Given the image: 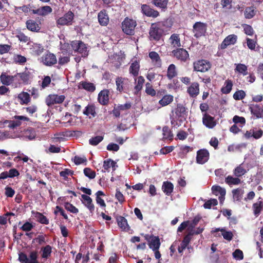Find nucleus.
I'll return each instance as SVG.
<instances>
[{
    "label": "nucleus",
    "mask_w": 263,
    "mask_h": 263,
    "mask_svg": "<svg viewBox=\"0 0 263 263\" xmlns=\"http://www.w3.org/2000/svg\"><path fill=\"white\" fill-rule=\"evenodd\" d=\"M163 34H165L164 29L160 28L156 22L151 24L149 30V38L151 41H158Z\"/></svg>",
    "instance_id": "f257e3e1"
},
{
    "label": "nucleus",
    "mask_w": 263,
    "mask_h": 263,
    "mask_svg": "<svg viewBox=\"0 0 263 263\" xmlns=\"http://www.w3.org/2000/svg\"><path fill=\"white\" fill-rule=\"evenodd\" d=\"M74 14L73 12L69 10L65 13L63 16L56 20V24L58 27L64 26L72 25L74 22Z\"/></svg>",
    "instance_id": "f03ea898"
},
{
    "label": "nucleus",
    "mask_w": 263,
    "mask_h": 263,
    "mask_svg": "<svg viewBox=\"0 0 263 263\" xmlns=\"http://www.w3.org/2000/svg\"><path fill=\"white\" fill-rule=\"evenodd\" d=\"M38 252L37 251H32L29 256L25 253L21 252L18 255V260L21 263H42L38 259Z\"/></svg>",
    "instance_id": "7ed1b4c3"
},
{
    "label": "nucleus",
    "mask_w": 263,
    "mask_h": 263,
    "mask_svg": "<svg viewBox=\"0 0 263 263\" xmlns=\"http://www.w3.org/2000/svg\"><path fill=\"white\" fill-rule=\"evenodd\" d=\"M137 26L136 21L126 17L122 23V29L124 33L132 35L135 33V29Z\"/></svg>",
    "instance_id": "20e7f679"
},
{
    "label": "nucleus",
    "mask_w": 263,
    "mask_h": 263,
    "mask_svg": "<svg viewBox=\"0 0 263 263\" xmlns=\"http://www.w3.org/2000/svg\"><path fill=\"white\" fill-rule=\"evenodd\" d=\"M194 71L205 72L211 68L210 62L205 60H198L193 62Z\"/></svg>",
    "instance_id": "39448f33"
},
{
    "label": "nucleus",
    "mask_w": 263,
    "mask_h": 263,
    "mask_svg": "<svg viewBox=\"0 0 263 263\" xmlns=\"http://www.w3.org/2000/svg\"><path fill=\"white\" fill-rule=\"evenodd\" d=\"M116 89L120 92L126 93L128 90L130 81L125 77H117L116 79Z\"/></svg>",
    "instance_id": "423d86ee"
},
{
    "label": "nucleus",
    "mask_w": 263,
    "mask_h": 263,
    "mask_svg": "<svg viewBox=\"0 0 263 263\" xmlns=\"http://www.w3.org/2000/svg\"><path fill=\"white\" fill-rule=\"evenodd\" d=\"M207 24L206 23L197 22L193 26V32L196 38H199L204 36L206 33Z\"/></svg>",
    "instance_id": "0eeeda50"
},
{
    "label": "nucleus",
    "mask_w": 263,
    "mask_h": 263,
    "mask_svg": "<svg viewBox=\"0 0 263 263\" xmlns=\"http://www.w3.org/2000/svg\"><path fill=\"white\" fill-rule=\"evenodd\" d=\"M145 239L147 241L149 248L153 251L159 250L161 242L158 236L153 235L145 234L144 235Z\"/></svg>",
    "instance_id": "6e6552de"
},
{
    "label": "nucleus",
    "mask_w": 263,
    "mask_h": 263,
    "mask_svg": "<svg viewBox=\"0 0 263 263\" xmlns=\"http://www.w3.org/2000/svg\"><path fill=\"white\" fill-rule=\"evenodd\" d=\"M172 54L181 62H185L190 59L188 52L185 49L180 47L173 50Z\"/></svg>",
    "instance_id": "1a4fd4ad"
},
{
    "label": "nucleus",
    "mask_w": 263,
    "mask_h": 263,
    "mask_svg": "<svg viewBox=\"0 0 263 263\" xmlns=\"http://www.w3.org/2000/svg\"><path fill=\"white\" fill-rule=\"evenodd\" d=\"M65 99L64 95H58L57 94L49 95L45 99L46 105L51 107L56 104L63 103Z\"/></svg>",
    "instance_id": "9d476101"
},
{
    "label": "nucleus",
    "mask_w": 263,
    "mask_h": 263,
    "mask_svg": "<svg viewBox=\"0 0 263 263\" xmlns=\"http://www.w3.org/2000/svg\"><path fill=\"white\" fill-rule=\"evenodd\" d=\"M210 158V153L206 149H201L197 152L196 162L200 164L206 163Z\"/></svg>",
    "instance_id": "9b49d317"
},
{
    "label": "nucleus",
    "mask_w": 263,
    "mask_h": 263,
    "mask_svg": "<svg viewBox=\"0 0 263 263\" xmlns=\"http://www.w3.org/2000/svg\"><path fill=\"white\" fill-rule=\"evenodd\" d=\"M141 12L146 16L156 18L159 15V12L146 4H142L141 6Z\"/></svg>",
    "instance_id": "f8f14e48"
},
{
    "label": "nucleus",
    "mask_w": 263,
    "mask_h": 263,
    "mask_svg": "<svg viewBox=\"0 0 263 263\" xmlns=\"http://www.w3.org/2000/svg\"><path fill=\"white\" fill-rule=\"evenodd\" d=\"M52 12V8L49 6H44L32 10V14L42 16H46Z\"/></svg>",
    "instance_id": "ddd939ff"
},
{
    "label": "nucleus",
    "mask_w": 263,
    "mask_h": 263,
    "mask_svg": "<svg viewBox=\"0 0 263 263\" xmlns=\"http://www.w3.org/2000/svg\"><path fill=\"white\" fill-rule=\"evenodd\" d=\"M42 58L43 64L48 66H51L57 62L55 55L49 52L46 53Z\"/></svg>",
    "instance_id": "4468645a"
},
{
    "label": "nucleus",
    "mask_w": 263,
    "mask_h": 263,
    "mask_svg": "<svg viewBox=\"0 0 263 263\" xmlns=\"http://www.w3.org/2000/svg\"><path fill=\"white\" fill-rule=\"evenodd\" d=\"M187 93L191 98H196L200 93L199 84L197 82H192L187 88Z\"/></svg>",
    "instance_id": "2eb2a0df"
},
{
    "label": "nucleus",
    "mask_w": 263,
    "mask_h": 263,
    "mask_svg": "<svg viewBox=\"0 0 263 263\" xmlns=\"http://www.w3.org/2000/svg\"><path fill=\"white\" fill-rule=\"evenodd\" d=\"M237 40V35L230 34L227 36L221 43L219 48L221 49H226L228 46L235 44Z\"/></svg>",
    "instance_id": "dca6fc26"
},
{
    "label": "nucleus",
    "mask_w": 263,
    "mask_h": 263,
    "mask_svg": "<svg viewBox=\"0 0 263 263\" xmlns=\"http://www.w3.org/2000/svg\"><path fill=\"white\" fill-rule=\"evenodd\" d=\"M98 20L99 24L102 26H106L109 22V17L107 11L103 9L98 14Z\"/></svg>",
    "instance_id": "f3484780"
},
{
    "label": "nucleus",
    "mask_w": 263,
    "mask_h": 263,
    "mask_svg": "<svg viewBox=\"0 0 263 263\" xmlns=\"http://www.w3.org/2000/svg\"><path fill=\"white\" fill-rule=\"evenodd\" d=\"M250 110L252 115L259 119L263 117V106L259 104H253L250 107Z\"/></svg>",
    "instance_id": "a211bd4d"
},
{
    "label": "nucleus",
    "mask_w": 263,
    "mask_h": 263,
    "mask_svg": "<svg viewBox=\"0 0 263 263\" xmlns=\"http://www.w3.org/2000/svg\"><path fill=\"white\" fill-rule=\"evenodd\" d=\"M109 91L108 89L101 90L99 95L98 100L99 102L103 105H106L109 102Z\"/></svg>",
    "instance_id": "6ab92c4d"
},
{
    "label": "nucleus",
    "mask_w": 263,
    "mask_h": 263,
    "mask_svg": "<svg viewBox=\"0 0 263 263\" xmlns=\"http://www.w3.org/2000/svg\"><path fill=\"white\" fill-rule=\"evenodd\" d=\"M202 122L206 127L209 128H213L216 125L214 118L206 113L203 115Z\"/></svg>",
    "instance_id": "aec40b11"
},
{
    "label": "nucleus",
    "mask_w": 263,
    "mask_h": 263,
    "mask_svg": "<svg viewBox=\"0 0 263 263\" xmlns=\"http://www.w3.org/2000/svg\"><path fill=\"white\" fill-rule=\"evenodd\" d=\"M116 220L118 226L123 231L128 232L130 230V227L127 223L126 219L121 216L116 217Z\"/></svg>",
    "instance_id": "412c9836"
},
{
    "label": "nucleus",
    "mask_w": 263,
    "mask_h": 263,
    "mask_svg": "<svg viewBox=\"0 0 263 263\" xmlns=\"http://www.w3.org/2000/svg\"><path fill=\"white\" fill-rule=\"evenodd\" d=\"M81 197L84 200L83 204L87 208L90 213L92 214L95 210V205L92 203V199L89 196L85 194H82Z\"/></svg>",
    "instance_id": "4be33fe9"
},
{
    "label": "nucleus",
    "mask_w": 263,
    "mask_h": 263,
    "mask_svg": "<svg viewBox=\"0 0 263 263\" xmlns=\"http://www.w3.org/2000/svg\"><path fill=\"white\" fill-rule=\"evenodd\" d=\"M156 23L158 24L160 28L164 29V33L165 34L168 30L171 29L173 25V22L171 19L170 18H167L162 21H159Z\"/></svg>",
    "instance_id": "5701e85b"
},
{
    "label": "nucleus",
    "mask_w": 263,
    "mask_h": 263,
    "mask_svg": "<svg viewBox=\"0 0 263 263\" xmlns=\"http://www.w3.org/2000/svg\"><path fill=\"white\" fill-rule=\"evenodd\" d=\"M148 56L155 66L157 67H160L161 66L162 61L157 52L155 51L149 52Z\"/></svg>",
    "instance_id": "b1692460"
},
{
    "label": "nucleus",
    "mask_w": 263,
    "mask_h": 263,
    "mask_svg": "<svg viewBox=\"0 0 263 263\" xmlns=\"http://www.w3.org/2000/svg\"><path fill=\"white\" fill-rule=\"evenodd\" d=\"M16 77H17V75L9 76L6 74L5 72H2L0 79L3 84L8 86L14 82Z\"/></svg>",
    "instance_id": "393cba45"
},
{
    "label": "nucleus",
    "mask_w": 263,
    "mask_h": 263,
    "mask_svg": "<svg viewBox=\"0 0 263 263\" xmlns=\"http://www.w3.org/2000/svg\"><path fill=\"white\" fill-rule=\"evenodd\" d=\"M168 41L171 45L174 48H179L181 46L180 38L179 34L177 33L172 34L168 39Z\"/></svg>",
    "instance_id": "a878e982"
},
{
    "label": "nucleus",
    "mask_w": 263,
    "mask_h": 263,
    "mask_svg": "<svg viewBox=\"0 0 263 263\" xmlns=\"http://www.w3.org/2000/svg\"><path fill=\"white\" fill-rule=\"evenodd\" d=\"M162 190L166 195L170 196L173 192L174 185L170 181H164L162 185Z\"/></svg>",
    "instance_id": "bb28decb"
},
{
    "label": "nucleus",
    "mask_w": 263,
    "mask_h": 263,
    "mask_svg": "<svg viewBox=\"0 0 263 263\" xmlns=\"http://www.w3.org/2000/svg\"><path fill=\"white\" fill-rule=\"evenodd\" d=\"M17 98L20 100V103L21 105H27L31 101L30 95L28 92L24 91L19 93Z\"/></svg>",
    "instance_id": "cd10ccee"
},
{
    "label": "nucleus",
    "mask_w": 263,
    "mask_h": 263,
    "mask_svg": "<svg viewBox=\"0 0 263 263\" xmlns=\"http://www.w3.org/2000/svg\"><path fill=\"white\" fill-rule=\"evenodd\" d=\"M176 116L178 118H182L185 119L186 113V108L181 104H178L176 108L175 109Z\"/></svg>",
    "instance_id": "c85d7f7f"
},
{
    "label": "nucleus",
    "mask_w": 263,
    "mask_h": 263,
    "mask_svg": "<svg viewBox=\"0 0 263 263\" xmlns=\"http://www.w3.org/2000/svg\"><path fill=\"white\" fill-rule=\"evenodd\" d=\"M233 173L235 177L239 178L245 175L247 171L245 169L243 164L241 163L234 168Z\"/></svg>",
    "instance_id": "c756f323"
},
{
    "label": "nucleus",
    "mask_w": 263,
    "mask_h": 263,
    "mask_svg": "<svg viewBox=\"0 0 263 263\" xmlns=\"http://www.w3.org/2000/svg\"><path fill=\"white\" fill-rule=\"evenodd\" d=\"M27 28L33 32H37L40 29L39 25L33 20H28L26 22Z\"/></svg>",
    "instance_id": "7c9ffc66"
},
{
    "label": "nucleus",
    "mask_w": 263,
    "mask_h": 263,
    "mask_svg": "<svg viewBox=\"0 0 263 263\" xmlns=\"http://www.w3.org/2000/svg\"><path fill=\"white\" fill-rule=\"evenodd\" d=\"M140 70V64L137 61L133 62L129 69V73L133 75L134 77L138 76Z\"/></svg>",
    "instance_id": "2f4dec72"
},
{
    "label": "nucleus",
    "mask_w": 263,
    "mask_h": 263,
    "mask_svg": "<svg viewBox=\"0 0 263 263\" xmlns=\"http://www.w3.org/2000/svg\"><path fill=\"white\" fill-rule=\"evenodd\" d=\"M233 86V84L231 80H226L223 86L221 88V92L223 94L229 93L232 89Z\"/></svg>",
    "instance_id": "473e14b6"
},
{
    "label": "nucleus",
    "mask_w": 263,
    "mask_h": 263,
    "mask_svg": "<svg viewBox=\"0 0 263 263\" xmlns=\"http://www.w3.org/2000/svg\"><path fill=\"white\" fill-rule=\"evenodd\" d=\"M177 75L176 67L174 64H171L168 67L166 76L169 80H172Z\"/></svg>",
    "instance_id": "72a5a7b5"
},
{
    "label": "nucleus",
    "mask_w": 263,
    "mask_h": 263,
    "mask_svg": "<svg viewBox=\"0 0 263 263\" xmlns=\"http://www.w3.org/2000/svg\"><path fill=\"white\" fill-rule=\"evenodd\" d=\"M136 85L134 89L135 90V94H137L142 88L143 84L145 82L144 78L142 76H139L137 79L135 80Z\"/></svg>",
    "instance_id": "f704fd0d"
},
{
    "label": "nucleus",
    "mask_w": 263,
    "mask_h": 263,
    "mask_svg": "<svg viewBox=\"0 0 263 263\" xmlns=\"http://www.w3.org/2000/svg\"><path fill=\"white\" fill-rule=\"evenodd\" d=\"M256 13V11L254 6L246 7L244 11V15L247 19L253 18L255 15Z\"/></svg>",
    "instance_id": "c9c22d12"
},
{
    "label": "nucleus",
    "mask_w": 263,
    "mask_h": 263,
    "mask_svg": "<svg viewBox=\"0 0 263 263\" xmlns=\"http://www.w3.org/2000/svg\"><path fill=\"white\" fill-rule=\"evenodd\" d=\"M174 97L171 95H166L159 101V104L162 106H165L173 101Z\"/></svg>",
    "instance_id": "e433bc0d"
},
{
    "label": "nucleus",
    "mask_w": 263,
    "mask_h": 263,
    "mask_svg": "<svg viewBox=\"0 0 263 263\" xmlns=\"http://www.w3.org/2000/svg\"><path fill=\"white\" fill-rule=\"evenodd\" d=\"M35 218L37 219V221L40 223L44 224H48L49 221L48 219L44 216L42 213L39 212H36L34 214Z\"/></svg>",
    "instance_id": "4c0bfd02"
},
{
    "label": "nucleus",
    "mask_w": 263,
    "mask_h": 263,
    "mask_svg": "<svg viewBox=\"0 0 263 263\" xmlns=\"http://www.w3.org/2000/svg\"><path fill=\"white\" fill-rule=\"evenodd\" d=\"M225 182L229 185H238L241 183V180L237 177H233L229 175L225 179Z\"/></svg>",
    "instance_id": "58836bf2"
},
{
    "label": "nucleus",
    "mask_w": 263,
    "mask_h": 263,
    "mask_svg": "<svg viewBox=\"0 0 263 263\" xmlns=\"http://www.w3.org/2000/svg\"><path fill=\"white\" fill-rule=\"evenodd\" d=\"M31 50L33 54L36 55H40L43 52L44 48L41 44H34L32 46Z\"/></svg>",
    "instance_id": "ea45409f"
},
{
    "label": "nucleus",
    "mask_w": 263,
    "mask_h": 263,
    "mask_svg": "<svg viewBox=\"0 0 263 263\" xmlns=\"http://www.w3.org/2000/svg\"><path fill=\"white\" fill-rule=\"evenodd\" d=\"M218 231H221L222 232V235L224 239L230 241L232 239L233 237V234L231 231H227L224 229H220L217 228L215 229L214 232H216Z\"/></svg>",
    "instance_id": "a19ab883"
},
{
    "label": "nucleus",
    "mask_w": 263,
    "mask_h": 263,
    "mask_svg": "<svg viewBox=\"0 0 263 263\" xmlns=\"http://www.w3.org/2000/svg\"><path fill=\"white\" fill-rule=\"evenodd\" d=\"M83 114L87 116L91 115L92 117L96 116L95 106L93 105H88L83 111Z\"/></svg>",
    "instance_id": "79ce46f5"
},
{
    "label": "nucleus",
    "mask_w": 263,
    "mask_h": 263,
    "mask_svg": "<svg viewBox=\"0 0 263 263\" xmlns=\"http://www.w3.org/2000/svg\"><path fill=\"white\" fill-rule=\"evenodd\" d=\"M212 191L214 194L217 196L219 194L221 197H224L226 194V190L219 185H213L212 187Z\"/></svg>",
    "instance_id": "37998d69"
},
{
    "label": "nucleus",
    "mask_w": 263,
    "mask_h": 263,
    "mask_svg": "<svg viewBox=\"0 0 263 263\" xmlns=\"http://www.w3.org/2000/svg\"><path fill=\"white\" fill-rule=\"evenodd\" d=\"M168 0H153L152 4L157 7L165 10L167 8Z\"/></svg>",
    "instance_id": "c03bdc74"
},
{
    "label": "nucleus",
    "mask_w": 263,
    "mask_h": 263,
    "mask_svg": "<svg viewBox=\"0 0 263 263\" xmlns=\"http://www.w3.org/2000/svg\"><path fill=\"white\" fill-rule=\"evenodd\" d=\"M16 75H17V77L18 76L20 77L23 84H28L30 79V72L29 71L17 73Z\"/></svg>",
    "instance_id": "a18cd8bd"
},
{
    "label": "nucleus",
    "mask_w": 263,
    "mask_h": 263,
    "mask_svg": "<svg viewBox=\"0 0 263 263\" xmlns=\"http://www.w3.org/2000/svg\"><path fill=\"white\" fill-rule=\"evenodd\" d=\"M24 136L29 140H32L36 137V133L32 128L27 129L24 132Z\"/></svg>",
    "instance_id": "49530a36"
},
{
    "label": "nucleus",
    "mask_w": 263,
    "mask_h": 263,
    "mask_svg": "<svg viewBox=\"0 0 263 263\" xmlns=\"http://www.w3.org/2000/svg\"><path fill=\"white\" fill-rule=\"evenodd\" d=\"M236 72L242 74L243 76H246L248 74V67L243 64H237L235 69Z\"/></svg>",
    "instance_id": "de8ad7c7"
},
{
    "label": "nucleus",
    "mask_w": 263,
    "mask_h": 263,
    "mask_svg": "<svg viewBox=\"0 0 263 263\" xmlns=\"http://www.w3.org/2000/svg\"><path fill=\"white\" fill-rule=\"evenodd\" d=\"M42 251V257L43 258H48L52 252V248L50 245H47L41 248Z\"/></svg>",
    "instance_id": "09e8293b"
},
{
    "label": "nucleus",
    "mask_w": 263,
    "mask_h": 263,
    "mask_svg": "<svg viewBox=\"0 0 263 263\" xmlns=\"http://www.w3.org/2000/svg\"><path fill=\"white\" fill-rule=\"evenodd\" d=\"M14 118L15 120H13V122L16 127L20 126L22 124L21 120L29 121L30 120L28 117L24 116H15Z\"/></svg>",
    "instance_id": "8fccbe9b"
},
{
    "label": "nucleus",
    "mask_w": 263,
    "mask_h": 263,
    "mask_svg": "<svg viewBox=\"0 0 263 263\" xmlns=\"http://www.w3.org/2000/svg\"><path fill=\"white\" fill-rule=\"evenodd\" d=\"M81 84L83 89L89 92H93L96 89L95 85L91 82H82Z\"/></svg>",
    "instance_id": "3c124183"
},
{
    "label": "nucleus",
    "mask_w": 263,
    "mask_h": 263,
    "mask_svg": "<svg viewBox=\"0 0 263 263\" xmlns=\"http://www.w3.org/2000/svg\"><path fill=\"white\" fill-rule=\"evenodd\" d=\"M233 198L239 201L242 197L243 191L239 188L234 189L232 191Z\"/></svg>",
    "instance_id": "603ef678"
},
{
    "label": "nucleus",
    "mask_w": 263,
    "mask_h": 263,
    "mask_svg": "<svg viewBox=\"0 0 263 263\" xmlns=\"http://www.w3.org/2000/svg\"><path fill=\"white\" fill-rule=\"evenodd\" d=\"M162 132L164 139H172L173 134L168 126H164L162 128Z\"/></svg>",
    "instance_id": "864d4df0"
},
{
    "label": "nucleus",
    "mask_w": 263,
    "mask_h": 263,
    "mask_svg": "<svg viewBox=\"0 0 263 263\" xmlns=\"http://www.w3.org/2000/svg\"><path fill=\"white\" fill-rule=\"evenodd\" d=\"M103 139L104 137L102 136H97L90 138L89 140V143L91 145L96 146L100 143Z\"/></svg>",
    "instance_id": "5fc2aeb1"
},
{
    "label": "nucleus",
    "mask_w": 263,
    "mask_h": 263,
    "mask_svg": "<svg viewBox=\"0 0 263 263\" xmlns=\"http://www.w3.org/2000/svg\"><path fill=\"white\" fill-rule=\"evenodd\" d=\"M64 207L66 210L72 213L77 214L79 212L78 209L69 202H65L64 204Z\"/></svg>",
    "instance_id": "6e6d98bb"
},
{
    "label": "nucleus",
    "mask_w": 263,
    "mask_h": 263,
    "mask_svg": "<svg viewBox=\"0 0 263 263\" xmlns=\"http://www.w3.org/2000/svg\"><path fill=\"white\" fill-rule=\"evenodd\" d=\"M80 47L79 48V50L78 52L80 53H81L83 57H86L88 55V52L87 50V47L85 44H84L82 41H80Z\"/></svg>",
    "instance_id": "4d7b16f0"
},
{
    "label": "nucleus",
    "mask_w": 263,
    "mask_h": 263,
    "mask_svg": "<svg viewBox=\"0 0 263 263\" xmlns=\"http://www.w3.org/2000/svg\"><path fill=\"white\" fill-rule=\"evenodd\" d=\"M262 202L259 201L256 202L253 204V208L254 210V214L257 216L259 215L262 210Z\"/></svg>",
    "instance_id": "13d9d810"
},
{
    "label": "nucleus",
    "mask_w": 263,
    "mask_h": 263,
    "mask_svg": "<svg viewBox=\"0 0 263 263\" xmlns=\"http://www.w3.org/2000/svg\"><path fill=\"white\" fill-rule=\"evenodd\" d=\"M246 95L245 92L242 90H240L236 91L233 94V98L235 100H240L244 99L246 97Z\"/></svg>",
    "instance_id": "bf43d9fd"
},
{
    "label": "nucleus",
    "mask_w": 263,
    "mask_h": 263,
    "mask_svg": "<svg viewBox=\"0 0 263 263\" xmlns=\"http://www.w3.org/2000/svg\"><path fill=\"white\" fill-rule=\"evenodd\" d=\"M218 201L216 199H211L206 201L203 204V207L205 209H210L212 206L217 205Z\"/></svg>",
    "instance_id": "052dcab7"
},
{
    "label": "nucleus",
    "mask_w": 263,
    "mask_h": 263,
    "mask_svg": "<svg viewBox=\"0 0 263 263\" xmlns=\"http://www.w3.org/2000/svg\"><path fill=\"white\" fill-rule=\"evenodd\" d=\"M84 175L88 177L89 179H92L96 177V172L92 171L90 168L86 167L84 169Z\"/></svg>",
    "instance_id": "680f3d73"
},
{
    "label": "nucleus",
    "mask_w": 263,
    "mask_h": 263,
    "mask_svg": "<svg viewBox=\"0 0 263 263\" xmlns=\"http://www.w3.org/2000/svg\"><path fill=\"white\" fill-rule=\"evenodd\" d=\"M35 8L34 6H31L30 4L23 5L21 7H18L16 8L17 10H20L24 12L25 13H28L29 12H32V10Z\"/></svg>",
    "instance_id": "e2e57ef3"
},
{
    "label": "nucleus",
    "mask_w": 263,
    "mask_h": 263,
    "mask_svg": "<svg viewBox=\"0 0 263 263\" xmlns=\"http://www.w3.org/2000/svg\"><path fill=\"white\" fill-rule=\"evenodd\" d=\"M14 62L20 64H24L27 61L26 57L20 54H16L14 56Z\"/></svg>",
    "instance_id": "0e129e2a"
},
{
    "label": "nucleus",
    "mask_w": 263,
    "mask_h": 263,
    "mask_svg": "<svg viewBox=\"0 0 263 263\" xmlns=\"http://www.w3.org/2000/svg\"><path fill=\"white\" fill-rule=\"evenodd\" d=\"M73 171L68 168L65 169L64 171L60 172V175L65 180H66L69 175L72 176L73 175Z\"/></svg>",
    "instance_id": "69168bd1"
},
{
    "label": "nucleus",
    "mask_w": 263,
    "mask_h": 263,
    "mask_svg": "<svg viewBox=\"0 0 263 263\" xmlns=\"http://www.w3.org/2000/svg\"><path fill=\"white\" fill-rule=\"evenodd\" d=\"M146 88H145V92L151 96H155L156 95V91L153 88L152 85L149 83H146Z\"/></svg>",
    "instance_id": "338daca9"
},
{
    "label": "nucleus",
    "mask_w": 263,
    "mask_h": 263,
    "mask_svg": "<svg viewBox=\"0 0 263 263\" xmlns=\"http://www.w3.org/2000/svg\"><path fill=\"white\" fill-rule=\"evenodd\" d=\"M34 227L32 223L26 221L20 227V229L25 232H29L32 230Z\"/></svg>",
    "instance_id": "774afa93"
}]
</instances>
